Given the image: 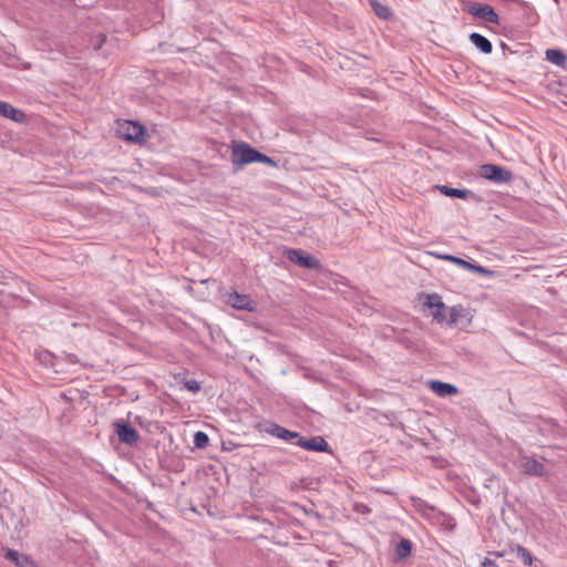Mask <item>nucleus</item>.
I'll return each instance as SVG.
<instances>
[{
    "label": "nucleus",
    "mask_w": 567,
    "mask_h": 567,
    "mask_svg": "<svg viewBox=\"0 0 567 567\" xmlns=\"http://www.w3.org/2000/svg\"><path fill=\"white\" fill-rule=\"evenodd\" d=\"M451 261L460 267H462L463 269H466L468 271H472V272H476V274H482V275H491L492 271L484 268L483 266H480V265H475V264H472L465 259H462V258H451Z\"/></svg>",
    "instance_id": "obj_16"
},
{
    "label": "nucleus",
    "mask_w": 567,
    "mask_h": 567,
    "mask_svg": "<svg viewBox=\"0 0 567 567\" xmlns=\"http://www.w3.org/2000/svg\"><path fill=\"white\" fill-rule=\"evenodd\" d=\"M480 567H498L496 563L489 558H485Z\"/></svg>",
    "instance_id": "obj_26"
},
{
    "label": "nucleus",
    "mask_w": 567,
    "mask_h": 567,
    "mask_svg": "<svg viewBox=\"0 0 567 567\" xmlns=\"http://www.w3.org/2000/svg\"><path fill=\"white\" fill-rule=\"evenodd\" d=\"M116 133L122 140L135 143L144 142L147 136L145 127L133 121L120 122Z\"/></svg>",
    "instance_id": "obj_1"
},
{
    "label": "nucleus",
    "mask_w": 567,
    "mask_h": 567,
    "mask_svg": "<svg viewBox=\"0 0 567 567\" xmlns=\"http://www.w3.org/2000/svg\"><path fill=\"white\" fill-rule=\"evenodd\" d=\"M468 38H470L471 43L476 49H478L481 52H483L485 54L492 53L493 45H492V42L487 38H485L484 35H482L477 32L471 33Z\"/></svg>",
    "instance_id": "obj_15"
},
{
    "label": "nucleus",
    "mask_w": 567,
    "mask_h": 567,
    "mask_svg": "<svg viewBox=\"0 0 567 567\" xmlns=\"http://www.w3.org/2000/svg\"><path fill=\"white\" fill-rule=\"evenodd\" d=\"M515 553H516V556L526 565V566H530L533 564V555L530 554V551L520 546V545H516L515 548L513 549Z\"/></svg>",
    "instance_id": "obj_21"
},
{
    "label": "nucleus",
    "mask_w": 567,
    "mask_h": 567,
    "mask_svg": "<svg viewBox=\"0 0 567 567\" xmlns=\"http://www.w3.org/2000/svg\"><path fill=\"white\" fill-rule=\"evenodd\" d=\"M411 550L412 543L406 538H402L395 547V556L399 559H404L411 555Z\"/></svg>",
    "instance_id": "obj_20"
},
{
    "label": "nucleus",
    "mask_w": 567,
    "mask_h": 567,
    "mask_svg": "<svg viewBox=\"0 0 567 567\" xmlns=\"http://www.w3.org/2000/svg\"><path fill=\"white\" fill-rule=\"evenodd\" d=\"M369 3L378 17H380L382 19H388L391 17L392 11L388 7V4H385L379 0H369Z\"/></svg>",
    "instance_id": "obj_19"
},
{
    "label": "nucleus",
    "mask_w": 567,
    "mask_h": 567,
    "mask_svg": "<svg viewBox=\"0 0 567 567\" xmlns=\"http://www.w3.org/2000/svg\"><path fill=\"white\" fill-rule=\"evenodd\" d=\"M114 431L122 443L133 445L140 440L138 432L124 420L113 423Z\"/></svg>",
    "instance_id": "obj_6"
},
{
    "label": "nucleus",
    "mask_w": 567,
    "mask_h": 567,
    "mask_svg": "<svg viewBox=\"0 0 567 567\" xmlns=\"http://www.w3.org/2000/svg\"><path fill=\"white\" fill-rule=\"evenodd\" d=\"M264 431L272 436H276L278 439H281L284 441H291L293 439L299 440V434L297 432H292L290 430H287L282 426H280L277 423H268L267 426L264 429Z\"/></svg>",
    "instance_id": "obj_11"
},
{
    "label": "nucleus",
    "mask_w": 567,
    "mask_h": 567,
    "mask_svg": "<svg viewBox=\"0 0 567 567\" xmlns=\"http://www.w3.org/2000/svg\"><path fill=\"white\" fill-rule=\"evenodd\" d=\"M298 446L308 451L327 452L329 451V444L322 436H313L311 439L299 437L296 443Z\"/></svg>",
    "instance_id": "obj_8"
},
{
    "label": "nucleus",
    "mask_w": 567,
    "mask_h": 567,
    "mask_svg": "<svg viewBox=\"0 0 567 567\" xmlns=\"http://www.w3.org/2000/svg\"><path fill=\"white\" fill-rule=\"evenodd\" d=\"M430 388L436 395L441 398L455 395L458 393V389L455 385L437 380L431 381Z\"/></svg>",
    "instance_id": "obj_14"
},
{
    "label": "nucleus",
    "mask_w": 567,
    "mask_h": 567,
    "mask_svg": "<svg viewBox=\"0 0 567 567\" xmlns=\"http://www.w3.org/2000/svg\"><path fill=\"white\" fill-rule=\"evenodd\" d=\"M256 162L264 163V164H267V165H270V166H275L276 165V162L271 157L260 153L259 151H258V154H257Z\"/></svg>",
    "instance_id": "obj_23"
},
{
    "label": "nucleus",
    "mask_w": 567,
    "mask_h": 567,
    "mask_svg": "<svg viewBox=\"0 0 567 567\" xmlns=\"http://www.w3.org/2000/svg\"><path fill=\"white\" fill-rule=\"evenodd\" d=\"M0 115L17 123H24L27 121V115L23 111L3 101H0Z\"/></svg>",
    "instance_id": "obj_12"
},
{
    "label": "nucleus",
    "mask_w": 567,
    "mask_h": 567,
    "mask_svg": "<svg viewBox=\"0 0 567 567\" xmlns=\"http://www.w3.org/2000/svg\"><path fill=\"white\" fill-rule=\"evenodd\" d=\"M104 41H105V35L104 34H100L97 41L95 43H93V49L95 51L100 50L102 44L104 43Z\"/></svg>",
    "instance_id": "obj_25"
},
{
    "label": "nucleus",
    "mask_w": 567,
    "mask_h": 567,
    "mask_svg": "<svg viewBox=\"0 0 567 567\" xmlns=\"http://www.w3.org/2000/svg\"><path fill=\"white\" fill-rule=\"evenodd\" d=\"M457 320V311L455 308L451 309L450 323H455Z\"/></svg>",
    "instance_id": "obj_27"
},
{
    "label": "nucleus",
    "mask_w": 567,
    "mask_h": 567,
    "mask_svg": "<svg viewBox=\"0 0 567 567\" xmlns=\"http://www.w3.org/2000/svg\"><path fill=\"white\" fill-rule=\"evenodd\" d=\"M4 557L18 567H37L35 561L30 556L21 554L16 549H7Z\"/></svg>",
    "instance_id": "obj_13"
},
{
    "label": "nucleus",
    "mask_w": 567,
    "mask_h": 567,
    "mask_svg": "<svg viewBox=\"0 0 567 567\" xmlns=\"http://www.w3.org/2000/svg\"><path fill=\"white\" fill-rule=\"evenodd\" d=\"M69 359H70V361H72V362H73V361H74V359H75V354H69Z\"/></svg>",
    "instance_id": "obj_29"
},
{
    "label": "nucleus",
    "mask_w": 567,
    "mask_h": 567,
    "mask_svg": "<svg viewBox=\"0 0 567 567\" xmlns=\"http://www.w3.org/2000/svg\"><path fill=\"white\" fill-rule=\"evenodd\" d=\"M520 466L523 472L527 475L542 477L546 474L544 464L529 456H523L520 458Z\"/></svg>",
    "instance_id": "obj_9"
},
{
    "label": "nucleus",
    "mask_w": 567,
    "mask_h": 567,
    "mask_svg": "<svg viewBox=\"0 0 567 567\" xmlns=\"http://www.w3.org/2000/svg\"><path fill=\"white\" fill-rule=\"evenodd\" d=\"M185 388L192 392H198L200 390V384L199 382H197L196 380L192 379V380H187L185 383H184Z\"/></svg>",
    "instance_id": "obj_24"
},
{
    "label": "nucleus",
    "mask_w": 567,
    "mask_h": 567,
    "mask_svg": "<svg viewBox=\"0 0 567 567\" xmlns=\"http://www.w3.org/2000/svg\"><path fill=\"white\" fill-rule=\"evenodd\" d=\"M546 59L557 66H564L567 61L566 55L557 49H547Z\"/></svg>",
    "instance_id": "obj_18"
},
{
    "label": "nucleus",
    "mask_w": 567,
    "mask_h": 567,
    "mask_svg": "<svg viewBox=\"0 0 567 567\" xmlns=\"http://www.w3.org/2000/svg\"><path fill=\"white\" fill-rule=\"evenodd\" d=\"M439 190L447 196V197H455V198H462V199H465L467 198L470 195H472V192L468 190V189H460V188H453V187H449L446 185H441V186H437Z\"/></svg>",
    "instance_id": "obj_17"
},
{
    "label": "nucleus",
    "mask_w": 567,
    "mask_h": 567,
    "mask_svg": "<svg viewBox=\"0 0 567 567\" xmlns=\"http://www.w3.org/2000/svg\"><path fill=\"white\" fill-rule=\"evenodd\" d=\"M478 174L481 177L498 185L508 184L514 177L511 171L496 164H484L480 166Z\"/></svg>",
    "instance_id": "obj_2"
},
{
    "label": "nucleus",
    "mask_w": 567,
    "mask_h": 567,
    "mask_svg": "<svg viewBox=\"0 0 567 567\" xmlns=\"http://www.w3.org/2000/svg\"><path fill=\"white\" fill-rule=\"evenodd\" d=\"M464 10H466L474 18L481 19L487 23L499 24V16L494 8L486 3L467 2Z\"/></svg>",
    "instance_id": "obj_4"
},
{
    "label": "nucleus",
    "mask_w": 567,
    "mask_h": 567,
    "mask_svg": "<svg viewBox=\"0 0 567 567\" xmlns=\"http://www.w3.org/2000/svg\"><path fill=\"white\" fill-rule=\"evenodd\" d=\"M286 255L291 262L300 267L313 270H318L321 267L320 261L316 257L307 254L302 249H288Z\"/></svg>",
    "instance_id": "obj_5"
},
{
    "label": "nucleus",
    "mask_w": 567,
    "mask_h": 567,
    "mask_svg": "<svg viewBox=\"0 0 567 567\" xmlns=\"http://www.w3.org/2000/svg\"><path fill=\"white\" fill-rule=\"evenodd\" d=\"M424 306L432 310L431 315L436 322L442 323L445 321V305L439 295H426Z\"/></svg>",
    "instance_id": "obj_7"
},
{
    "label": "nucleus",
    "mask_w": 567,
    "mask_h": 567,
    "mask_svg": "<svg viewBox=\"0 0 567 567\" xmlns=\"http://www.w3.org/2000/svg\"><path fill=\"white\" fill-rule=\"evenodd\" d=\"M227 303L238 310H254L250 297L248 295H240L237 291H233L228 295Z\"/></svg>",
    "instance_id": "obj_10"
},
{
    "label": "nucleus",
    "mask_w": 567,
    "mask_h": 567,
    "mask_svg": "<svg viewBox=\"0 0 567 567\" xmlns=\"http://www.w3.org/2000/svg\"><path fill=\"white\" fill-rule=\"evenodd\" d=\"M442 259H445V260H450L451 261V258H456L455 256H452V255H444L441 257Z\"/></svg>",
    "instance_id": "obj_28"
},
{
    "label": "nucleus",
    "mask_w": 567,
    "mask_h": 567,
    "mask_svg": "<svg viewBox=\"0 0 567 567\" xmlns=\"http://www.w3.org/2000/svg\"><path fill=\"white\" fill-rule=\"evenodd\" d=\"M209 437L205 432L198 431L194 435V445L198 449H204L208 445Z\"/></svg>",
    "instance_id": "obj_22"
},
{
    "label": "nucleus",
    "mask_w": 567,
    "mask_h": 567,
    "mask_svg": "<svg viewBox=\"0 0 567 567\" xmlns=\"http://www.w3.org/2000/svg\"><path fill=\"white\" fill-rule=\"evenodd\" d=\"M257 154L258 151L249 144L245 142H234L231 146V163L238 167L256 163Z\"/></svg>",
    "instance_id": "obj_3"
}]
</instances>
